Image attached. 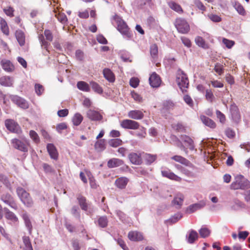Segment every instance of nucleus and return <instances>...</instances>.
<instances>
[{
    "mask_svg": "<svg viewBox=\"0 0 250 250\" xmlns=\"http://www.w3.org/2000/svg\"><path fill=\"white\" fill-rule=\"evenodd\" d=\"M230 188L232 190H246L250 188V182L242 175H237L231 184Z\"/></svg>",
    "mask_w": 250,
    "mask_h": 250,
    "instance_id": "obj_1",
    "label": "nucleus"
},
{
    "mask_svg": "<svg viewBox=\"0 0 250 250\" xmlns=\"http://www.w3.org/2000/svg\"><path fill=\"white\" fill-rule=\"evenodd\" d=\"M18 197L23 204L27 208L32 207L34 202L30 194L24 189L21 187H18L16 189Z\"/></svg>",
    "mask_w": 250,
    "mask_h": 250,
    "instance_id": "obj_2",
    "label": "nucleus"
},
{
    "mask_svg": "<svg viewBox=\"0 0 250 250\" xmlns=\"http://www.w3.org/2000/svg\"><path fill=\"white\" fill-rule=\"evenodd\" d=\"M114 20L117 26V30L124 36L130 38L131 36L129 28L125 22L119 16L116 15Z\"/></svg>",
    "mask_w": 250,
    "mask_h": 250,
    "instance_id": "obj_3",
    "label": "nucleus"
},
{
    "mask_svg": "<svg viewBox=\"0 0 250 250\" xmlns=\"http://www.w3.org/2000/svg\"><path fill=\"white\" fill-rule=\"evenodd\" d=\"M174 25L178 32L181 34H187L190 31V26L187 21L182 18H177Z\"/></svg>",
    "mask_w": 250,
    "mask_h": 250,
    "instance_id": "obj_4",
    "label": "nucleus"
},
{
    "mask_svg": "<svg viewBox=\"0 0 250 250\" xmlns=\"http://www.w3.org/2000/svg\"><path fill=\"white\" fill-rule=\"evenodd\" d=\"M177 83L182 90L184 89L188 88L189 84V81L187 75L181 70H179L177 72Z\"/></svg>",
    "mask_w": 250,
    "mask_h": 250,
    "instance_id": "obj_5",
    "label": "nucleus"
},
{
    "mask_svg": "<svg viewBox=\"0 0 250 250\" xmlns=\"http://www.w3.org/2000/svg\"><path fill=\"white\" fill-rule=\"evenodd\" d=\"M11 144L13 147L15 149L24 152L28 151V146H29V143L27 140L21 141L19 139L15 138L11 140Z\"/></svg>",
    "mask_w": 250,
    "mask_h": 250,
    "instance_id": "obj_6",
    "label": "nucleus"
},
{
    "mask_svg": "<svg viewBox=\"0 0 250 250\" xmlns=\"http://www.w3.org/2000/svg\"><path fill=\"white\" fill-rule=\"evenodd\" d=\"M1 200L6 205L14 210H17L18 207L13 197L9 193H3L1 196Z\"/></svg>",
    "mask_w": 250,
    "mask_h": 250,
    "instance_id": "obj_7",
    "label": "nucleus"
},
{
    "mask_svg": "<svg viewBox=\"0 0 250 250\" xmlns=\"http://www.w3.org/2000/svg\"><path fill=\"white\" fill-rule=\"evenodd\" d=\"M230 111L232 121L237 124H239L241 121V114L239 109L235 104L233 103L230 105Z\"/></svg>",
    "mask_w": 250,
    "mask_h": 250,
    "instance_id": "obj_8",
    "label": "nucleus"
},
{
    "mask_svg": "<svg viewBox=\"0 0 250 250\" xmlns=\"http://www.w3.org/2000/svg\"><path fill=\"white\" fill-rule=\"evenodd\" d=\"M122 127L129 129H137L139 128L140 124L136 121L129 119H125L120 123Z\"/></svg>",
    "mask_w": 250,
    "mask_h": 250,
    "instance_id": "obj_9",
    "label": "nucleus"
},
{
    "mask_svg": "<svg viewBox=\"0 0 250 250\" xmlns=\"http://www.w3.org/2000/svg\"><path fill=\"white\" fill-rule=\"evenodd\" d=\"M5 125L7 129L12 132L19 134L21 132L19 125L13 120H6L5 121Z\"/></svg>",
    "mask_w": 250,
    "mask_h": 250,
    "instance_id": "obj_10",
    "label": "nucleus"
},
{
    "mask_svg": "<svg viewBox=\"0 0 250 250\" xmlns=\"http://www.w3.org/2000/svg\"><path fill=\"white\" fill-rule=\"evenodd\" d=\"M11 100L18 106L23 109H27L29 107L28 104L26 100L18 96H13Z\"/></svg>",
    "mask_w": 250,
    "mask_h": 250,
    "instance_id": "obj_11",
    "label": "nucleus"
},
{
    "mask_svg": "<svg viewBox=\"0 0 250 250\" xmlns=\"http://www.w3.org/2000/svg\"><path fill=\"white\" fill-rule=\"evenodd\" d=\"M4 211L5 218L7 220L10 221L12 223L15 224L19 223V219L13 212L7 208H4Z\"/></svg>",
    "mask_w": 250,
    "mask_h": 250,
    "instance_id": "obj_12",
    "label": "nucleus"
},
{
    "mask_svg": "<svg viewBox=\"0 0 250 250\" xmlns=\"http://www.w3.org/2000/svg\"><path fill=\"white\" fill-rule=\"evenodd\" d=\"M128 238L131 241H140L144 239L142 232L138 231H130L127 235Z\"/></svg>",
    "mask_w": 250,
    "mask_h": 250,
    "instance_id": "obj_13",
    "label": "nucleus"
},
{
    "mask_svg": "<svg viewBox=\"0 0 250 250\" xmlns=\"http://www.w3.org/2000/svg\"><path fill=\"white\" fill-rule=\"evenodd\" d=\"M46 148L50 158L55 160H57L59 153L55 146L52 144H48Z\"/></svg>",
    "mask_w": 250,
    "mask_h": 250,
    "instance_id": "obj_14",
    "label": "nucleus"
},
{
    "mask_svg": "<svg viewBox=\"0 0 250 250\" xmlns=\"http://www.w3.org/2000/svg\"><path fill=\"white\" fill-rule=\"evenodd\" d=\"M150 85L153 87H158L160 85L161 80L158 75L153 72L149 78Z\"/></svg>",
    "mask_w": 250,
    "mask_h": 250,
    "instance_id": "obj_15",
    "label": "nucleus"
},
{
    "mask_svg": "<svg viewBox=\"0 0 250 250\" xmlns=\"http://www.w3.org/2000/svg\"><path fill=\"white\" fill-rule=\"evenodd\" d=\"M128 158L134 165H139L142 163V159L140 153L131 152L128 155Z\"/></svg>",
    "mask_w": 250,
    "mask_h": 250,
    "instance_id": "obj_16",
    "label": "nucleus"
},
{
    "mask_svg": "<svg viewBox=\"0 0 250 250\" xmlns=\"http://www.w3.org/2000/svg\"><path fill=\"white\" fill-rule=\"evenodd\" d=\"M161 172L163 177L177 182H181L182 181V178L180 177L171 172L169 169L162 170Z\"/></svg>",
    "mask_w": 250,
    "mask_h": 250,
    "instance_id": "obj_17",
    "label": "nucleus"
},
{
    "mask_svg": "<svg viewBox=\"0 0 250 250\" xmlns=\"http://www.w3.org/2000/svg\"><path fill=\"white\" fill-rule=\"evenodd\" d=\"M87 117L91 121H101L102 118V115L98 111L90 109L86 113Z\"/></svg>",
    "mask_w": 250,
    "mask_h": 250,
    "instance_id": "obj_18",
    "label": "nucleus"
},
{
    "mask_svg": "<svg viewBox=\"0 0 250 250\" xmlns=\"http://www.w3.org/2000/svg\"><path fill=\"white\" fill-rule=\"evenodd\" d=\"M129 179L125 177H121L117 178L115 181V186L120 189H124L126 187Z\"/></svg>",
    "mask_w": 250,
    "mask_h": 250,
    "instance_id": "obj_19",
    "label": "nucleus"
},
{
    "mask_svg": "<svg viewBox=\"0 0 250 250\" xmlns=\"http://www.w3.org/2000/svg\"><path fill=\"white\" fill-rule=\"evenodd\" d=\"M0 64L2 68L6 72H11L14 70V66L9 60H2L0 62Z\"/></svg>",
    "mask_w": 250,
    "mask_h": 250,
    "instance_id": "obj_20",
    "label": "nucleus"
},
{
    "mask_svg": "<svg viewBox=\"0 0 250 250\" xmlns=\"http://www.w3.org/2000/svg\"><path fill=\"white\" fill-rule=\"evenodd\" d=\"M200 119L205 125L210 127V128L214 129L216 127L215 122L212 119L205 115H201Z\"/></svg>",
    "mask_w": 250,
    "mask_h": 250,
    "instance_id": "obj_21",
    "label": "nucleus"
},
{
    "mask_svg": "<svg viewBox=\"0 0 250 250\" xmlns=\"http://www.w3.org/2000/svg\"><path fill=\"white\" fill-rule=\"evenodd\" d=\"M144 116L143 112L139 110H131L128 113V117L134 120H141Z\"/></svg>",
    "mask_w": 250,
    "mask_h": 250,
    "instance_id": "obj_22",
    "label": "nucleus"
},
{
    "mask_svg": "<svg viewBox=\"0 0 250 250\" xmlns=\"http://www.w3.org/2000/svg\"><path fill=\"white\" fill-rule=\"evenodd\" d=\"M53 12L55 14V16L57 18L59 21L62 24L66 23L67 21V18L64 13L60 12L58 8H57V9H54Z\"/></svg>",
    "mask_w": 250,
    "mask_h": 250,
    "instance_id": "obj_23",
    "label": "nucleus"
},
{
    "mask_svg": "<svg viewBox=\"0 0 250 250\" xmlns=\"http://www.w3.org/2000/svg\"><path fill=\"white\" fill-rule=\"evenodd\" d=\"M15 36L19 44L22 46L25 44V36L24 32L21 30H17L15 32Z\"/></svg>",
    "mask_w": 250,
    "mask_h": 250,
    "instance_id": "obj_24",
    "label": "nucleus"
},
{
    "mask_svg": "<svg viewBox=\"0 0 250 250\" xmlns=\"http://www.w3.org/2000/svg\"><path fill=\"white\" fill-rule=\"evenodd\" d=\"M124 164L122 160L118 158H112L107 162V167L109 168H113L122 166Z\"/></svg>",
    "mask_w": 250,
    "mask_h": 250,
    "instance_id": "obj_25",
    "label": "nucleus"
},
{
    "mask_svg": "<svg viewBox=\"0 0 250 250\" xmlns=\"http://www.w3.org/2000/svg\"><path fill=\"white\" fill-rule=\"evenodd\" d=\"M104 76L105 79L110 83L115 81V75L111 70L108 68H105L103 70Z\"/></svg>",
    "mask_w": 250,
    "mask_h": 250,
    "instance_id": "obj_26",
    "label": "nucleus"
},
{
    "mask_svg": "<svg viewBox=\"0 0 250 250\" xmlns=\"http://www.w3.org/2000/svg\"><path fill=\"white\" fill-rule=\"evenodd\" d=\"M171 158L175 161L179 162L186 166H190L192 165L191 163L188 160L180 155H175Z\"/></svg>",
    "mask_w": 250,
    "mask_h": 250,
    "instance_id": "obj_27",
    "label": "nucleus"
},
{
    "mask_svg": "<svg viewBox=\"0 0 250 250\" xmlns=\"http://www.w3.org/2000/svg\"><path fill=\"white\" fill-rule=\"evenodd\" d=\"M105 144L106 141L104 139L98 140L94 145V148L97 151H102L105 149Z\"/></svg>",
    "mask_w": 250,
    "mask_h": 250,
    "instance_id": "obj_28",
    "label": "nucleus"
},
{
    "mask_svg": "<svg viewBox=\"0 0 250 250\" xmlns=\"http://www.w3.org/2000/svg\"><path fill=\"white\" fill-rule=\"evenodd\" d=\"M21 217L24 220L25 226L29 230V233L31 234L32 230V225L29 217L26 212L22 214Z\"/></svg>",
    "mask_w": 250,
    "mask_h": 250,
    "instance_id": "obj_29",
    "label": "nucleus"
},
{
    "mask_svg": "<svg viewBox=\"0 0 250 250\" xmlns=\"http://www.w3.org/2000/svg\"><path fill=\"white\" fill-rule=\"evenodd\" d=\"M77 200L82 209L86 211L88 209V205L86 203V199L85 197L81 195H79L77 196Z\"/></svg>",
    "mask_w": 250,
    "mask_h": 250,
    "instance_id": "obj_30",
    "label": "nucleus"
},
{
    "mask_svg": "<svg viewBox=\"0 0 250 250\" xmlns=\"http://www.w3.org/2000/svg\"><path fill=\"white\" fill-rule=\"evenodd\" d=\"M195 42L196 45L204 49H208L209 48L208 44L206 43L205 40L200 36H197L195 38Z\"/></svg>",
    "mask_w": 250,
    "mask_h": 250,
    "instance_id": "obj_31",
    "label": "nucleus"
},
{
    "mask_svg": "<svg viewBox=\"0 0 250 250\" xmlns=\"http://www.w3.org/2000/svg\"><path fill=\"white\" fill-rule=\"evenodd\" d=\"M168 5L171 9L178 13L179 14H182L184 12V11L181 5L174 1H171L169 2Z\"/></svg>",
    "mask_w": 250,
    "mask_h": 250,
    "instance_id": "obj_32",
    "label": "nucleus"
},
{
    "mask_svg": "<svg viewBox=\"0 0 250 250\" xmlns=\"http://www.w3.org/2000/svg\"><path fill=\"white\" fill-rule=\"evenodd\" d=\"M205 206V203L204 202L196 203L189 206L188 209L187 211L189 213H192L197 209H200Z\"/></svg>",
    "mask_w": 250,
    "mask_h": 250,
    "instance_id": "obj_33",
    "label": "nucleus"
},
{
    "mask_svg": "<svg viewBox=\"0 0 250 250\" xmlns=\"http://www.w3.org/2000/svg\"><path fill=\"white\" fill-rule=\"evenodd\" d=\"M233 6L240 15L242 16H245L246 15V10L240 3L235 1L234 2Z\"/></svg>",
    "mask_w": 250,
    "mask_h": 250,
    "instance_id": "obj_34",
    "label": "nucleus"
},
{
    "mask_svg": "<svg viewBox=\"0 0 250 250\" xmlns=\"http://www.w3.org/2000/svg\"><path fill=\"white\" fill-rule=\"evenodd\" d=\"M0 84L4 86H11L13 83L10 77L3 76L0 78Z\"/></svg>",
    "mask_w": 250,
    "mask_h": 250,
    "instance_id": "obj_35",
    "label": "nucleus"
},
{
    "mask_svg": "<svg viewBox=\"0 0 250 250\" xmlns=\"http://www.w3.org/2000/svg\"><path fill=\"white\" fill-rule=\"evenodd\" d=\"M83 120V116L79 113L74 114L72 119L73 124L75 126L79 125Z\"/></svg>",
    "mask_w": 250,
    "mask_h": 250,
    "instance_id": "obj_36",
    "label": "nucleus"
},
{
    "mask_svg": "<svg viewBox=\"0 0 250 250\" xmlns=\"http://www.w3.org/2000/svg\"><path fill=\"white\" fill-rule=\"evenodd\" d=\"M22 241L24 245L23 250H33L29 236H23L22 237Z\"/></svg>",
    "mask_w": 250,
    "mask_h": 250,
    "instance_id": "obj_37",
    "label": "nucleus"
},
{
    "mask_svg": "<svg viewBox=\"0 0 250 250\" xmlns=\"http://www.w3.org/2000/svg\"><path fill=\"white\" fill-rule=\"evenodd\" d=\"M77 86L78 88L82 91L85 92H89L90 91V87L88 84L85 82H78Z\"/></svg>",
    "mask_w": 250,
    "mask_h": 250,
    "instance_id": "obj_38",
    "label": "nucleus"
},
{
    "mask_svg": "<svg viewBox=\"0 0 250 250\" xmlns=\"http://www.w3.org/2000/svg\"><path fill=\"white\" fill-rule=\"evenodd\" d=\"M198 238V234L197 232L194 230H191L189 233L188 238V241L189 243L192 244L195 241L197 240Z\"/></svg>",
    "mask_w": 250,
    "mask_h": 250,
    "instance_id": "obj_39",
    "label": "nucleus"
},
{
    "mask_svg": "<svg viewBox=\"0 0 250 250\" xmlns=\"http://www.w3.org/2000/svg\"><path fill=\"white\" fill-rule=\"evenodd\" d=\"M98 225L102 228L107 227L108 224V220L106 216H101L97 220Z\"/></svg>",
    "mask_w": 250,
    "mask_h": 250,
    "instance_id": "obj_40",
    "label": "nucleus"
},
{
    "mask_svg": "<svg viewBox=\"0 0 250 250\" xmlns=\"http://www.w3.org/2000/svg\"><path fill=\"white\" fill-rule=\"evenodd\" d=\"M0 24L1 30L3 34L7 36L9 35V30L6 21L4 20L1 19L0 21Z\"/></svg>",
    "mask_w": 250,
    "mask_h": 250,
    "instance_id": "obj_41",
    "label": "nucleus"
},
{
    "mask_svg": "<svg viewBox=\"0 0 250 250\" xmlns=\"http://www.w3.org/2000/svg\"><path fill=\"white\" fill-rule=\"evenodd\" d=\"M139 130L135 132L134 135L140 139H144L146 136V128L144 127L141 126L139 127Z\"/></svg>",
    "mask_w": 250,
    "mask_h": 250,
    "instance_id": "obj_42",
    "label": "nucleus"
},
{
    "mask_svg": "<svg viewBox=\"0 0 250 250\" xmlns=\"http://www.w3.org/2000/svg\"><path fill=\"white\" fill-rule=\"evenodd\" d=\"M123 141L121 139L116 138V139H112L109 140L108 144L109 145L113 147H117L122 145Z\"/></svg>",
    "mask_w": 250,
    "mask_h": 250,
    "instance_id": "obj_43",
    "label": "nucleus"
},
{
    "mask_svg": "<svg viewBox=\"0 0 250 250\" xmlns=\"http://www.w3.org/2000/svg\"><path fill=\"white\" fill-rule=\"evenodd\" d=\"M183 140L186 144V145L191 150L194 148L193 141L188 136H185L183 137Z\"/></svg>",
    "mask_w": 250,
    "mask_h": 250,
    "instance_id": "obj_44",
    "label": "nucleus"
},
{
    "mask_svg": "<svg viewBox=\"0 0 250 250\" xmlns=\"http://www.w3.org/2000/svg\"><path fill=\"white\" fill-rule=\"evenodd\" d=\"M90 84L92 88V89L96 93L99 94H102L103 92V88L100 85L95 82H90Z\"/></svg>",
    "mask_w": 250,
    "mask_h": 250,
    "instance_id": "obj_45",
    "label": "nucleus"
},
{
    "mask_svg": "<svg viewBox=\"0 0 250 250\" xmlns=\"http://www.w3.org/2000/svg\"><path fill=\"white\" fill-rule=\"evenodd\" d=\"M184 196L182 194L178 195L173 199V203L174 205H177L180 207L183 204Z\"/></svg>",
    "mask_w": 250,
    "mask_h": 250,
    "instance_id": "obj_46",
    "label": "nucleus"
},
{
    "mask_svg": "<svg viewBox=\"0 0 250 250\" xmlns=\"http://www.w3.org/2000/svg\"><path fill=\"white\" fill-rule=\"evenodd\" d=\"M216 115L217 119H219V122L222 124H225L226 122V117L224 114L218 110H216Z\"/></svg>",
    "mask_w": 250,
    "mask_h": 250,
    "instance_id": "obj_47",
    "label": "nucleus"
},
{
    "mask_svg": "<svg viewBox=\"0 0 250 250\" xmlns=\"http://www.w3.org/2000/svg\"><path fill=\"white\" fill-rule=\"evenodd\" d=\"M199 232L201 237L206 238L210 235V231L208 228L203 227L199 230Z\"/></svg>",
    "mask_w": 250,
    "mask_h": 250,
    "instance_id": "obj_48",
    "label": "nucleus"
},
{
    "mask_svg": "<svg viewBox=\"0 0 250 250\" xmlns=\"http://www.w3.org/2000/svg\"><path fill=\"white\" fill-rule=\"evenodd\" d=\"M194 3L196 7L202 13L206 11V7L200 0H194Z\"/></svg>",
    "mask_w": 250,
    "mask_h": 250,
    "instance_id": "obj_49",
    "label": "nucleus"
},
{
    "mask_svg": "<svg viewBox=\"0 0 250 250\" xmlns=\"http://www.w3.org/2000/svg\"><path fill=\"white\" fill-rule=\"evenodd\" d=\"M157 158L156 155H152L150 154H146L145 156V160L148 164H150L154 162Z\"/></svg>",
    "mask_w": 250,
    "mask_h": 250,
    "instance_id": "obj_50",
    "label": "nucleus"
},
{
    "mask_svg": "<svg viewBox=\"0 0 250 250\" xmlns=\"http://www.w3.org/2000/svg\"><path fill=\"white\" fill-rule=\"evenodd\" d=\"M205 96L206 100L210 103H212L215 98L213 94L210 89L206 90Z\"/></svg>",
    "mask_w": 250,
    "mask_h": 250,
    "instance_id": "obj_51",
    "label": "nucleus"
},
{
    "mask_svg": "<svg viewBox=\"0 0 250 250\" xmlns=\"http://www.w3.org/2000/svg\"><path fill=\"white\" fill-rule=\"evenodd\" d=\"M39 40H40L42 46L47 50L50 44L48 43V42L45 40L43 35L42 34L39 35Z\"/></svg>",
    "mask_w": 250,
    "mask_h": 250,
    "instance_id": "obj_52",
    "label": "nucleus"
},
{
    "mask_svg": "<svg viewBox=\"0 0 250 250\" xmlns=\"http://www.w3.org/2000/svg\"><path fill=\"white\" fill-rule=\"evenodd\" d=\"M225 133L226 135L229 139H233L235 136V131L229 127L226 129Z\"/></svg>",
    "mask_w": 250,
    "mask_h": 250,
    "instance_id": "obj_53",
    "label": "nucleus"
},
{
    "mask_svg": "<svg viewBox=\"0 0 250 250\" xmlns=\"http://www.w3.org/2000/svg\"><path fill=\"white\" fill-rule=\"evenodd\" d=\"M29 135L30 138L36 143L40 142V138L38 134L34 130H30L29 132Z\"/></svg>",
    "mask_w": 250,
    "mask_h": 250,
    "instance_id": "obj_54",
    "label": "nucleus"
},
{
    "mask_svg": "<svg viewBox=\"0 0 250 250\" xmlns=\"http://www.w3.org/2000/svg\"><path fill=\"white\" fill-rule=\"evenodd\" d=\"M150 52V54L153 58H155L157 56L158 47L156 44H153L152 45H151Z\"/></svg>",
    "mask_w": 250,
    "mask_h": 250,
    "instance_id": "obj_55",
    "label": "nucleus"
},
{
    "mask_svg": "<svg viewBox=\"0 0 250 250\" xmlns=\"http://www.w3.org/2000/svg\"><path fill=\"white\" fill-rule=\"evenodd\" d=\"M214 70L219 75H221L224 73V67L220 63H216L214 66Z\"/></svg>",
    "mask_w": 250,
    "mask_h": 250,
    "instance_id": "obj_56",
    "label": "nucleus"
},
{
    "mask_svg": "<svg viewBox=\"0 0 250 250\" xmlns=\"http://www.w3.org/2000/svg\"><path fill=\"white\" fill-rule=\"evenodd\" d=\"M35 90L36 94L38 96H41L43 93L44 89L42 85L36 83L35 85Z\"/></svg>",
    "mask_w": 250,
    "mask_h": 250,
    "instance_id": "obj_57",
    "label": "nucleus"
},
{
    "mask_svg": "<svg viewBox=\"0 0 250 250\" xmlns=\"http://www.w3.org/2000/svg\"><path fill=\"white\" fill-rule=\"evenodd\" d=\"M43 170L45 173H54L55 172L54 169L51 167V166L46 163H44L42 165Z\"/></svg>",
    "mask_w": 250,
    "mask_h": 250,
    "instance_id": "obj_58",
    "label": "nucleus"
},
{
    "mask_svg": "<svg viewBox=\"0 0 250 250\" xmlns=\"http://www.w3.org/2000/svg\"><path fill=\"white\" fill-rule=\"evenodd\" d=\"M44 34L47 41L48 42H52L53 41V37L50 30L47 29L45 30Z\"/></svg>",
    "mask_w": 250,
    "mask_h": 250,
    "instance_id": "obj_59",
    "label": "nucleus"
},
{
    "mask_svg": "<svg viewBox=\"0 0 250 250\" xmlns=\"http://www.w3.org/2000/svg\"><path fill=\"white\" fill-rule=\"evenodd\" d=\"M3 11L5 14L10 17H14V9L12 7H8L3 9Z\"/></svg>",
    "mask_w": 250,
    "mask_h": 250,
    "instance_id": "obj_60",
    "label": "nucleus"
},
{
    "mask_svg": "<svg viewBox=\"0 0 250 250\" xmlns=\"http://www.w3.org/2000/svg\"><path fill=\"white\" fill-rule=\"evenodd\" d=\"M129 83L131 86L136 88L139 85V80L137 78L133 77L130 80Z\"/></svg>",
    "mask_w": 250,
    "mask_h": 250,
    "instance_id": "obj_61",
    "label": "nucleus"
},
{
    "mask_svg": "<svg viewBox=\"0 0 250 250\" xmlns=\"http://www.w3.org/2000/svg\"><path fill=\"white\" fill-rule=\"evenodd\" d=\"M174 104L171 101H167L164 104V109L165 110L172 109L174 107Z\"/></svg>",
    "mask_w": 250,
    "mask_h": 250,
    "instance_id": "obj_62",
    "label": "nucleus"
},
{
    "mask_svg": "<svg viewBox=\"0 0 250 250\" xmlns=\"http://www.w3.org/2000/svg\"><path fill=\"white\" fill-rule=\"evenodd\" d=\"M181 40L185 46L188 47H190L191 46V41L188 38L185 37H182Z\"/></svg>",
    "mask_w": 250,
    "mask_h": 250,
    "instance_id": "obj_63",
    "label": "nucleus"
},
{
    "mask_svg": "<svg viewBox=\"0 0 250 250\" xmlns=\"http://www.w3.org/2000/svg\"><path fill=\"white\" fill-rule=\"evenodd\" d=\"M72 246L74 250H80L81 249L79 242L77 239L72 241Z\"/></svg>",
    "mask_w": 250,
    "mask_h": 250,
    "instance_id": "obj_64",
    "label": "nucleus"
}]
</instances>
